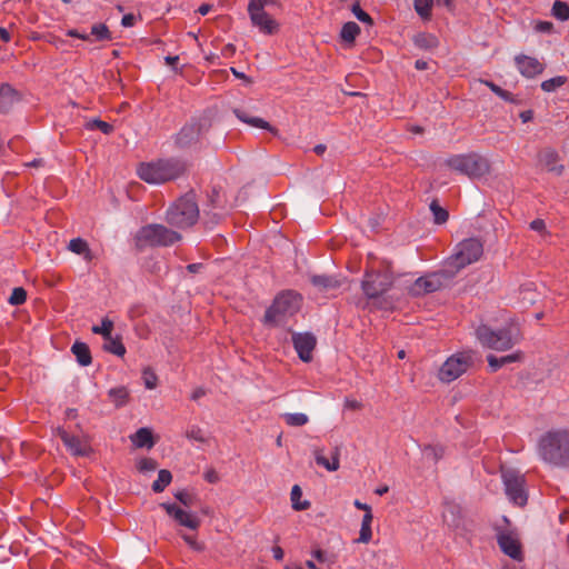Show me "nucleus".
Here are the masks:
<instances>
[{
    "label": "nucleus",
    "mask_w": 569,
    "mask_h": 569,
    "mask_svg": "<svg viewBox=\"0 0 569 569\" xmlns=\"http://www.w3.org/2000/svg\"><path fill=\"white\" fill-rule=\"evenodd\" d=\"M537 455L547 465L569 469V429H551L541 435Z\"/></svg>",
    "instance_id": "obj_1"
},
{
    "label": "nucleus",
    "mask_w": 569,
    "mask_h": 569,
    "mask_svg": "<svg viewBox=\"0 0 569 569\" xmlns=\"http://www.w3.org/2000/svg\"><path fill=\"white\" fill-rule=\"evenodd\" d=\"M301 296L292 290L280 292L266 310L262 323L269 328L284 327L299 311Z\"/></svg>",
    "instance_id": "obj_2"
},
{
    "label": "nucleus",
    "mask_w": 569,
    "mask_h": 569,
    "mask_svg": "<svg viewBox=\"0 0 569 569\" xmlns=\"http://www.w3.org/2000/svg\"><path fill=\"white\" fill-rule=\"evenodd\" d=\"M184 170L186 166L181 160L170 158L141 163L137 172L141 180L152 184H161L179 178Z\"/></svg>",
    "instance_id": "obj_3"
},
{
    "label": "nucleus",
    "mask_w": 569,
    "mask_h": 569,
    "mask_svg": "<svg viewBox=\"0 0 569 569\" xmlns=\"http://www.w3.org/2000/svg\"><path fill=\"white\" fill-rule=\"evenodd\" d=\"M476 336L483 347L498 351L511 349L521 339L520 329L515 322L498 330H493L487 325H480L476 329Z\"/></svg>",
    "instance_id": "obj_4"
},
{
    "label": "nucleus",
    "mask_w": 569,
    "mask_h": 569,
    "mask_svg": "<svg viewBox=\"0 0 569 569\" xmlns=\"http://www.w3.org/2000/svg\"><path fill=\"white\" fill-rule=\"evenodd\" d=\"M199 219L196 193L189 191L176 200L166 212V221L176 228L192 227Z\"/></svg>",
    "instance_id": "obj_5"
},
{
    "label": "nucleus",
    "mask_w": 569,
    "mask_h": 569,
    "mask_svg": "<svg viewBox=\"0 0 569 569\" xmlns=\"http://www.w3.org/2000/svg\"><path fill=\"white\" fill-rule=\"evenodd\" d=\"M181 240V234L163 224L151 223L141 227L136 236L134 243L139 251L146 247H168Z\"/></svg>",
    "instance_id": "obj_6"
},
{
    "label": "nucleus",
    "mask_w": 569,
    "mask_h": 569,
    "mask_svg": "<svg viewBox=\"0 0 569 569\" xmlns=\"http://www.w3.org/2000/svg\"><path fill=\"white\" fill-rule=\"evenodd\" d=\"M482 253L483 246L479 239H465L456 246L455 252L446 260L445 266L456 277L461 269L478 261Z\"/></svg>",
    "instance_id": "obj_7"
},
{
    "label": "nucleus",
    "mask_w": 569,
    "mask_h": 569,
    "mask_svg": "<svg viewBox=\"0 0 569 569\" xmlns=\"http://www.w3.org/2000/svg\"><path fill=\"white\" fill-rule=\"evenodd\" d=\"M445 163L452 170L471 179L481 178L489 172V162L478 153L455 154Z\"/></svg>",
    "instance_id": "obj_8"
},
{
    "label": "nucleus",
    "mask_w": 569,
    "mask_h": 569,
    "mask_svg": "<svg viewBox=\"0 0 569 569\" xmlns=\"http://www.w3.org/2000/svg\"><path fill=\"white\" fill-rule=\"evenodd\" d=\"M453 273L451 270H448L446 266L442 269L429 272L420 278H418L409 288V291L412 296H423L427 293H432L441 288L448 286L452 279Z\"/></svg>",
    "instance_id": "obj_9"
},
{
    "label": "nucleus",
    "mask_w": 569,
    "mask_h": 569,
    "mask_svg": "<svg viewBox=\"0 0 569 569\" xmlns=\"http://www.w3.org/2000/svg\"><path fill=\"white\" fill-rule=\"evenodd\" d=\"M502 481L509 500L516 506L523 507L528 500L525 476L508 469L502 471Z\"/></svg>",
    "instance_id": "obj_10"
},
{
    "label": "nucleus",
    "mask_w": 569,
    "mask_h": 569,
    "mask_svg": "<svg viewBox=\"0 0 569 569\" xmlns=\"http://www.w3.org/2000/svg\"><path fill=\"white\" fill-rule=\"evenodd\" d=\"M472 365L470 352H457L449 357L439 369V379L451 382L463 375Z\"/></svg>",
    "instance_id": "obj_11"
},
{
    "label": "nucleus",
    "mask_w": 569,
    "mask_h": 569,
    "mask_svg": "<svg viewBox=\"0 0 569 569\" xmlns=\"http://www.w3.org/2000/svg\"><path fill=\"white\" fill-rule=\"evenodd\" d=\"M391 284L392 279L387 272L371 270L366 271L361 288L367 298L375 299L387 292Z\"/></svg>",
    "instance_id": "obj_12"
},
{
    "label": "nucleus",
    "mask_w": 569,
    "mask_h": 569,
    "mask_svg": "<svg viewBox=\"0 0 569 569\" xmlns=\"http://www.w3.org/2000/svg\"><path fill=\"white\" fill-rule=\"evenodd\" d=\"M208 130L206 121L192 120L186 123L176 134L174 141L179 148H190L196 144L200 137Z\"/></svg>",
    "instance_id": "obj_13"
},
{
    "label": "nucleus",
    "mask_w": 569,
    "mask_h": 569,
    "mask_svg": "<svg viewBox=\"0 0 569 569\" xmlns=\"http://www.w3.org/2000/svg\"><path fill=\"white\" fill-rule=\"evenodd\" d=\"M248 14L253 27H257L264 34H273L279 30V23L271 16L253 4H248Z\"/></svg>",
    "instance_id": "obj_14"
},
{
    "label": "nucleus",
    "mask_w": 569,
    "mask_h": 569,
    "mask_svg": "<svg viewBox=\"0 0 569 569\" xmlns=\"http://www.w3.org/2000/svg\"><path fill=\"white\" fill-rule=\"evenodd\" d=\"M179 526L197 530L200 527V519L192 512H188L176 503L163 502L160 505Z\"/></svg>",
    "instance_id": "obj_15"
},
{
    "label": "nucleus",
    "mask_w": 569,
    "mask_h": 569,
    "mask_svg": "<svg viewBox=\"0 0 569 569\" xmlns=\"http://www.w3.org/2000/svg\"><path fill=\"white\" fill-rule=\"evenodd\" d=\"M292 343L299 358L303 362H309L312 359V351L316 348V337L310 332H295L292 333Z\"/></svg>",
    "instance_id": "obj_16"
},
{
    "label": "nucleus",
    "mask_w": 569,
    "mask_h": 569,
    "mask_svg": "<svg viewBox=\"0 0 569 569\" xmlns=\"http://www.w3.org/2000/svg\"><path fill=\"white\" fill-rule=\"evenodd\" d=\"M497 542L501 551L513 560H522V551L519 539L511 531H500Z\"/></svg>",
    "instance_id": "obj_17"
},
{
    "label": "nucleus",
    "mask_w": 569,
    "mask_h": 569,
    "mask_svg": "<svg viewBox=\"0 0 569 569\" xmlns=\"http://www.w3.org/2000/svg\"><path fill=\"white\" fill-rule=\"evenodd\" d=\"M515 63L520 74L528 79L541 74L546 68L545 63L540 62L537 58L526 54L516 56Z\"/></svg>",
    "instance_id": "obj_18"
},
{
    "label": "nucleus",
    "mask_w": 569,
    "mask_h": 569,
    "mask_svg": "<svg viewBox=\"0 0 569 569\" xmlns=\"http://www.w3.org/2000/svg\"><path fill=\"white\" fill-rule=\"evenodd\" d=\"M21 99V92L14 89L10 83L0 84V113H9Z\"/></svg>",
    "instance_id": "obj_19"
},
{
    "label": "nucleus",
    "mask_w": 569,
    "mask_h": 569,
    "mask_svg": "<svg viewBox=\"0 0 569 569\" xmlns=\"http://www.w3.org/2000/svg\"><path fill=\"white\" fill-rule=\"evenodd\" d=\"M58 435L73 456L83 457L88 455V447L79 437L70 435L63 429H59Z\"/></svg>",
    "instance_id": "obj_20"
},
{
    "label": "nucleus",
    "mask_w": 569,
    "mask_h": 569,
    "mask_svg": "<svg viewBox=\"0 0 569 569\" xmlns=\"http://www.w3.org/2000/svg\"><path fill=\"white\" fill-rule=\"evenodd\" d=\"M559 154L555 149L546 148L539 153V161L548 169V171L560 176L563 172L565 167L558 164Z\"/></svg>",
    "instance_id": "obj_21"
},
{
    "label": "nucleus",
    "mask_w": 569,
    "mask_h": 569,
    "mask_svg": "<svg viewBox=\"0 0 569 569\" xmlns=\"http://www.w3.org/2000/svg\"><path fill=\"white\" fill-rule=\"evenodd\" d=\"M233 113L240 121H242L243 123H247L251 127L268 130L269 132H271L273 134H277V132H278V130L276 128H273L269 122H267L262 118L250 116L244 110L234 109Z\"/></svg>",
    "instance_id": "obj_22"
},
{
    "label": "nucleus",
    "mask_w": 569,
    "mask_h": 569,
    "mask_svg": "<svg viewBox=\"0 0 569 569\" xmlns=\"http://www.w3.org/2000/svg\"><path fill=\"white\" fill-rule=\"evenodd\" d=\"M339 456H340V452H339L338 448L333 449V451L331 453V459H328L325 457L323 450H320V449L315 450V460H316L317 465L326 468L328 471H336L339 469V467H340Z\"/></svg>",
    "instance_id": "obj_23"
},
{
    "label": "nucleus",
    "mask_w": 569,
    "mask_h": 569,
    "mask_svg": "<svg viewBox=\"0 0 569 569\" xmlns=\"http://www.w3.org/2000/svg\"><path fill=\"white\" fill-rule=\"evenodd\" d=\"M521 359H522V353L520 351H517L511 355L502 356V357H496L493 355L487 356V361H488L491 372H496L503 366L511 363V362L520 361Z\"/></svg>",
    "instance_id": "obj_24"
},
{
    "label": "nucleus",
    "mask_w": 569,
    "mask_h": 569,
    "mask_svg": "<svg viewBox=\"0 0 569 569\" xmlns=\"http://www.w3.org/2000/svg\"><path fill=\"white\" fill-rule=\"evenodd\" d=\"M131 441L138 448H152L154 446V440L152 438V432L149 428H140L138 429L131 437Z\"/></svg>",
    "instance_id": "obj_25"
},
{
    "label": "nucleus",
    "mask_w": 569,
    "mask_h": 569,
    "mask_svg": "<svg viewBox=\"0 0 569 569\" xmlns=\"http://www.w3.org/2000/svg\"><path fill=\"white\" fill-rule=\"evenodd\" d=\"M71 351L80 366L87 367L91 365L92 357L87 343L76 341L71 347Z\"/></svg>",
    "instance_id": "obj_26"
},
{
    "label": "nucleus",
    "mask_w": 569,
    "mask_h": 569,
    "mask_svg": "<svg viewBox=\"0 0 569 569\" xmlns=\"http://www.w3.org/2000/svg\"><path fill=\"white\" fill-rule=\"evenodd\" d=\"M413 44L423 50H432L438 47L439 40L431 33L420 32L413 37Z\"/></svg>",
    "instance_id": "obj_27"
},
{
    "label": "nucleus",
    "mask_w": 569,
    "mask_h": 569,
    "mask_svg": "<svg viewBox=\"0 0 569 569\" xmlns=\"http://www.w3.org/2000/svg\"><path fill=\"white\" fill-rule=\"evenodd\" d=\"M103 350L118 357H123L126 353V347L122 343L121 338L119 336H110L109 339H104Z\"/></svg>",
    "instance_id": "obj_28"
},
{
    "label": "nucleus",
    "mask_w": 569,
    "mask_h": 569,
    "mask_svg": "<svg viewBox=\"0 0 569 569\" xmlns=\"http://www.w3.org/2000/svg\"><path fill=\"white\" fill-rule=\"evenodd\" d=\"M359 33L360 27L356 22L349 21L342 26L340 31V38L342 41L347 43H353Z\"/></svg>",
    "instance_id": "obj_29"
},
{
    "label": "nucleus",
    "mask_w": 569,
    "mask_h": 569,
    "mask_svg": "<svg viewBox=\"0 0 569 569\" xmlns=\"http://www.w3.org/2000/svg\"><path fill=\"white\" fill-rule=\"evenodd\" d=\"M68 248L77 254H83L86 260H91L92 258L88 242L81 238L71 239Z\"/></svg>",
    "instance_id": "obj_30"
},
{
    "label": "nucleus",
    "mask_w": 569,
    "mask_h": 569,
    "mask_svg": "<svg viewBox=\"0 0 569 569\" xmlns=\"http://www.w3.org/2000/svg\"><path fill=\"white\" fill-rule=\"evenodd\" d=\"M483 83L495 93L497 94L500 99H502L503 101H507V102H510V103H515V104H518L519 103V99L513 96L511 92L502 89L501 87H499L498 84H496L495 82L492 81H489V80H485Z\"/></svg>",
    "instance_id": "obj_31"
},
{
    "label": "nucleus",
    "mask_w": 569,
    "mask_h": 569,
    "mask_svg": "<svg viewBox=\"0 0 569 569\" xmlns=\"http://www.w3.org/2000/svg\"><path fill=\"white\" fill-rule=\"evenodd\" d=\"M372 513H365L361 521V529L359 533L358 541L362 543H368L371 540L372 531H371V523H372Z\"/></svg>",
    "instance_id": "obj_32"
},
{
    "label": "nucleus",
    "mask_w": 569,
    "mask_h": 569,
    "mask_svg": "<svg viewBox=\"0 0 569 569\" xmlns=\"http://www.w3.org/2000/svg\"><path fill=\"white\" fill-rule=\"evenodd\" d=\"M310 280L315 287L322 289V290H327L330 288H337L339 284L335 278H332L330 276H326V274H315L311 277Z\"/></svg>",
    "instance_id": "obj_33"
},
{
    "label": "nucleus",
    "mask_w": 569,
    "mask_h": 569,
    "mask_svg": "<svg viewBox=\"0 0 569 569\" xmlns=\"http://www.w3.org/2000/svg\"><path fill=\"white\" fill-rule=\"evenodd\" d=\"M172 480V475L167 469H161L158 473V479L152 483V490L154 492H162L167 486L170 485Z\"/></svg>",
    "instance_id": "obj_34"
},
{
    "label": "nucleus",
    "mask_w": 569,
    "mask_h": 569,
    "mask_svg": "<svg viewBox=\"0 0 569 569\" xmlns=\"http://www.w3.org/2000/svg\"><path fill=\"white\" fill-rule=\"evenodd\" d=\"M568 81V78L565 76H557L551 79L545 80L541 82L540 88L545 92H555L559 88H561L563 84H566Z\"/></svg>",
    "instance_id": "obj_35"
},
{
    "label": "nucleus",
    "mask_w": 569,
    "mask_h": 569,
    "mask_svg": "<svg viewBox=\"0 0 569 569\" xmlns=\"http://www.w3.org/2000/svg\"><path fill=\"white\" fill-rule=\"evenodd\" d=\"M281 418L290 427H302L309 422L308 416L306 413H301V412H297V413L286 412L283 415H281Z\"/></svg>",
    "instance_id": "obj_36"
},
{
    "label": "nucleus",
    "mask_w": 569,
    "mask_h": 569,
    "mask_svg": "<svg viewBox=\"0 0 569 569\" xmlns=\"http://www.w3.org/2000/svg\"><path fill=\"white\" fill-rule=\"evenodd\" d=\"M291 502H292V508L295 510H298V511H301V510H307L309 507H310V502L305 500V501H300V498L302 496V491H301V488L298 486V485H295L291 489Z\"/></svg>",
    "instance_id": "obj_37"
},
{
    "label": "nucleus",
    "mask_w": 569,
    "mask_h": 569,
    "mask_svg": "<svg viewBox=\"0 0 569 569\" xmlns=\"http://www.w3.org/2000/svg\"><path fill=\"white\" fill-rule=\"evenodd\" d=\"M430 211L432 212L435 223L442 224L447 222L449 212L447 209L442 208L437 200L430 203Z\"/></svg>",
    "instance_id": "obj_38"
},
{
    "label": "nucleus",
    "mask_w": 569,
    "mask_h": 569,
    "mask_svg": "<svg viewBox=\"0 0 569 569\" xmlns=\"http://www.w3.org/2000/svg\"><path fill=\"white\" fill-rule=\"evenodd\" d=\"M551 12L552 16L560 21L569 20V4L567 2L556 0L552 4Z\"/></svg>",
    "instance_id": "obj_39"
},
{
    "label": "nucleus",
    "mask_w": 569,
    "mask_h": 569,
    "mask_svg": "<svg viewBox=\"0 0 569 569\" xmlns=\"http://www.w3.org/2000/svg\"><path fill=\"white\" fill-rule=\"evenodd\" d=\"M109 398L114 402L117 407L126 405L129 392L124 387L112 388L109 390Z\"/></svg>",
    "instance_id": "obj_40"
},
{
    "label": "nucleus",
    "mask_w": 569,
    "mask_h": 569,
    "mask_svg": "<svg viewBox=\"0 0 569 569\" xmlns=\"http://www.w3.org/2000/svg\"><path fill=\"white\" fill-rule=\"evenodd\" d=\"M113 321L109 318H103L100 326H93L92 332L102 336L103 340L112 336Z\"/></svg>",
    "instance_id": "obj_41"
},
{
    "label": "nucleus",
    "mask_w": 569,
    "mask_h": 569,
    "mask_svg": "<svg viewBox=\"0 0 569 569\" xmlns=\"http://www.w3.org/2000/svg\"><path fill=\"white\" fill-rule=\"evenodd\" d=\"M90 34L99 41L111 40V33L104 23L93 24Z\"/></svg>",
    "instance_id": "obj_42"
},
{
    "label": "nucleus",
    "mask_w": 569,
    "mask_h": 569,
    "mask_svg": "<svg viewBox=\"0 0 569 569\" xmlns=\"http://www.w3.org/2000/svg\"><path fill=\"white\" fill-rule=\"evenodd\" d=\"M432 3V0H415V10L422 19H429Z\"/></svg>",
    "instance_id": "obj_43"
},
{
    "label": "nucleus",
    "mask_w": 569,
    "mask_h": 569,
    "mask_svg": "<svg viewBox=\"0 0 569 569\" xmlns=\"http://www.w3.org/2000/svg\"><path fill=\"white\" fill-rule=\"evenodd\" d=\"M86 128L89 130L98 129L101 132H103L104 134H110L113 131L112 124H110L106 121H102L100 119H92V120L88 121L86 124Z\"/></svg>",
    "instance_id": "obj_44"
},
{
    "label": "nucleus",
    "mask_w": 569,
    "mask_h": 569,
    "mask_svg": "<svg viewBox=\"0 0 569 569\" xmlns=\"http://www.w3.org/2000/svg\"><path fill=\"white\" fill-rule=\"evenodd\" d=\"M350 9H351V12L353 13V16L359 21H361L363 23H368V24H373L372 18L365 10H362L359 1L353 2Z\"/></svg>",
    "instance_id": "obj_45"
},
{
    "label": "nucleus",
    "mask_w": 569,
    "mask_h": 569,
    "mask_svg": "<svg viewBox=\"0 0 569 569\" xmlns=\"http://www.w3.org/2000/svg\"><path fill=\"white\" fill-rule=\"evenodd\" d=\"M27 300V291L22 287L12 290L8 302L12 306H20Z\"/></svg>",
    "instance_id": "obj_46"
},
{
    "label": "nucleus",
    "mask_w": 569,
    "mask_h": 569,
    "mask_svg": "<svg viewBox=\"0 0 569 569\" xmlns=\"http://www.w3.org/2000/svg\"><path fill=\"white\" fill-rule=\"evenodd\" d=\"M186 437L190 440L198 441L201 443L207 441L203 430L198 426L189 427L186 431Z\"/></svg>",
    "instance_id": "obj_47"
},
{
    "label": "nucleus",
    "mask_w": 569,
    "mask_h": 569,
    "mask_svg": "<svg viewBox=\"0 0 569 569\" xmlns=\"http://www.w3.org/2000/svg\"><path fill=\"white\" fill-rule=\"evenodd\" d=\"M174 497L177 500H179V502L187 507V508H190L194 505V500H196V497L191 493H189L188 491L186 490H180V491H177L174 493Z\"/></svg>",
    "instance_id": "obj_48"
},
{
    "label": "nucleus",
    "mask_w": 569,
    "mask_h": 569,
    "mask_svg": "<svg viewBox=\"0 0 569 569\" xmlns=\"http://www.w3.org/2000/svg\"><path fill=\"white\" fill-rule=\"evenodd\" d=\"M142 378L147 389H154L157 387L158 378L150 368L143 370Z\"/></svg>",
    "instance_id": "obj_49"
},
{
    "label": "nucleus",
    "mask_w": 569,
    "mask_h": 569,
    "mask_svg": "<svg viewBox=\"0 0 569 569\" xmlns=\"http://www.w3.org/2000/svg\"><path fill=\"white\" fill-rule=\"evenodd\" d=\"M157 461L152 458H142L139 462H138V470L140 472H149V471H153L157 469Z\"/></svg>",
    "instance_id": "obj_50"
},
{
    "label": "nucleus",
    "mask_w": 569,
    "mask_h": 569,
    "mask_svg": "<svg viewBox=\"0 0 569 569\" xmlns=\"http://www.w3.org/2000/svg\"><path fill=\"white\" fill-rule=\"evenodd\" d=\"M248 4H253L256 8L260 9H264L268 6L281 7V3L278 0H249Z\"/></svg>",
    "instance_id": "obj_51"
},
{
    "label": "nucleus",
    "mask_w": 569,
    "mask_h": 569,
    "mask_svg": "<svg viewBox=\"0 0 569 569\" xmlns=\"http://www.w3.org/2000/svg\"><path fill=\"white\" fill-rule=\"evenodd\" d=\"M182 539L194 551H202L204 549L203 545L198 542L194 537L189 535H183Z\"/></svg>",
    "instance_id": "obj_52"
},
{
    "label": "nucleus",
    "mask_w": 569,
    "mask_h": 569,
    "mask_svg": "<svg viewBox=\"0 0 569 569\" xmlns=\"http://www.w3.org/2000/svg\"><path fill=\"white\" fill-rule=\"evenodd\" d=\"M425 453L427 456L432 455L435 461H438L443 456V448L442 447H437V446H428L425 449Z\"/></svg>",
    "instance_id": "obj_53"
},
{
    "label": "nucleus",
    "mask_w": 569,
    "mask_h": 569,
    "mask_svg": "<svg viewBox=\"0 0 569 569\" xmlns=\"http://www.w3.org/2000/svg\"><path fill=\"white\" fill-rule=\"evenodd\" d=\"M538 32L550 33L553 30V24L550 21H539L535 28Z\"/></svg>",
    "instance_id": "obj_54"
},
{
    "label": "nucleus",
    "mask_w": 569,
    "mask_h": 569,
    "mask_svg": "<svg viewBox=\"0 0 569 569\" xmlns=\"http://www.w3.org/2000/svg\"><path fill=\"white\" fill-rule=\"evenodd\" d=\"M137 21V18L132 13L124 14L121 19V26L124 28L133 27Z\"/></svg>",
    "instance_id": "obj_55"
},
{
    "label": "nucleus",
    "mask_w": 569,
    "mask_h": 569,
    "mask_svg": "<svg viewBox=\"0 0 569 569\" xmlns=\"http://www.w3.org/2000/svg\"><path fill=\"white\" fill-rule=\"evenodd\" d=\"M530 229L537 232H542L546 229V223L542 219H535L530 222Z\"/></svg>",
    "instance_id": "obj_56"
},
{
    "label": "nucleus",
    "mask_w": 569,
    "mask_h": 569,
    "mask_svg": "<svg viewBox=\"0 0 569 569\" xmlns=\"http://www.w3.org/2000/svg\"><path fill=\"white\" fill-rule=\"evenodd\" d=\"M203 477L210 483H216L219 481V476L214 469L207 470Z\"/></svg>",
    "instance_id": "obj_57"
},
{
    "label": "nucleus",
    "mask_w": 569,
    "mask_h": 569,
    "mask_svg": "<svg viewBox=\"0 0 569 569\" xmlns=\"http://www.w3.org/2000/svg\"><path fill=\"white\" fill-rule=\"evenodd\" d=\"M67 36L69 37H72V38H79V39H82V40H89V34L87 33H80L78 30L76 29H70L67 31Z\"/></svg>",
    "instance_id": "obj_58"
},
{
    "label": "nucleus",
    "mask_w": 569,
    "mask_h": 569,
    "mask_svg": "<svg viewBox=\"0 0 569 569\" xmlns=\"http://www.w3.org/2000/svg\"><path fill=\"white\" fill-rule=\"evenodd\" d=\"M520 119L523 123H527L532 120L533 118V111L532 110H525L520 114Z\"/></svg>",
    "instance_id": "obj_59"
},
{
    "label": "nucleus",
    "mask_w": 569,
    "mask_h": 569,
    "mask_svg": "<svg viewBox=\"0 0 569 569\" xmlns=\"http://www.w3.org/2000/svg\"><path fill=\"white\" fill-rule=\"evenodd\" d=\"M312 556L313 558H316L319 562H325L326 561V558H327V555L323 550L321 549H316L312 551Z\"/></svg>",
    "instance_id": "obj_60"
},
{
    "label": "nucleus",
    "mask_w": 569,
    "mask_h": 569,
    "mask_svg": "<svg viewBox=\"0 0 569 569\" xmlns=\"http://www.w3.org/2000/svg\"><path fill=\"white\" fill-rule=\"evenodd\" d=\"M272 555H273V558H274L276 560H279V561H280V560H282V559H283V555H284V553H283V550H282V548H281V547H279V546H274V547L272 548Z\"/></svg>",
    "instance_id": "obj_61"
},
{
    "label": "nucleus",
    "mask_w": 569,
    "mask_h": 569,
    "mask_svg": "<svg viewBox=\"0 0 569 569\" xmlns=\"http://www.w3.org/2000/svg\"><path fill=\"white\" fill-rule=\"evenodd\" d=\"M353 505L357 509L365 510L366 513H371V508L367 503H362L359 500H355Z\"/></svg>",
    "instance_id": "obj_62"
},
{
    "label": "nucleus",
    "mask_w": 569,
    "mask_h": 569,
    "mask_svg": "<svg viewBox=\"0 0 569 569\" xmlns=\"http://www.w3.org/2000/svg\"><path fill=\"white\" fill-rule=\"evenodd\" d=\"M203 268L202 263H190L187 266V270L191 273H197Z\"/></svg>",
    "instance_id": "obj_63"
},
{
    "label": "nucleus",
    "mask_w": 569,
    "mask_h": 569,
    "mask_svg": "<svg viewBox=\"0 0 569 569\" xmlns=\"http://www.w3.org/2000/svg\"><path fill=\"white\" fill-rule=\"evenodd\" d=\"M206 395V391L203 388H197L196 390H193V392L191 393V399L192 400H198L200 398H202L203 396Z\"/></svg>",
    "instance_id": "obj_64"
}]
</instances>
